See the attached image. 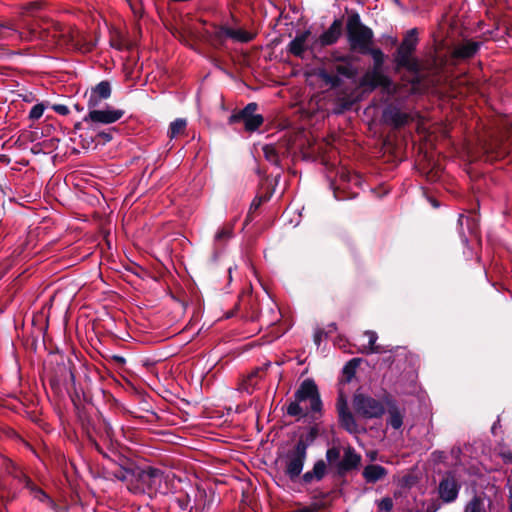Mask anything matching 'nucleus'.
<instances>
[{"label": "nucleus", "mask_w": 512, "mask_h": 512, "mask_svg": "<svg viewBox=\"0 0 512 512\" xmlns=\"http://www.w3.org/2000/svg\"><path fill=\"white\" fill-rule=\"evenodd\" d=\"M373 34H349L351 45L363 53L370 52L374 60V68L368 71L362 77L360 85L365 89L373 90L376 87H382L388 94L395 93V86L390 79L381 72V66L384 61V54L379 49L369 50Z\"/></svg>", "instance_id": "1"}, {"label": "nucleus", "mask_w": 512, "mask_h": 512, "mask_svg": "<svg viewBox=\"0 0 512 512\" xmlns=\"http://www.w3.org/2000/svg\"><path fill=\"white\" fill-rule=\"evenodd\" d=\"M321 409L322 401L317 385L312 379H305L296 390L294 400L287 406V414L302 418L318 413Z\"/></svg>", "instance_id": "2"}, {"label": "nucleus", "mask_w": 512, "mask_h": 512, "mask_svg": "<svg viewBox=\"0 0 512 512\" xmlns=\"http://www.w3.org/2000/svg\"><path fill=\"white\" fill-rule=\"evenodd\" d=\"M307 447V444L300 440L293 449L289 450L279 460L284 474L291 481H295L302 473L307 458Z\"/></svg>", "instance_id": "3"}, {"label": "nucleus", "mask_w": 512, "mask_h": 512, "mask_svg": "<svg viewBox=\"0 0 512 512\" xmlns=\"http://www.w3.org/2000/svg\"><path fill=\"white\" fill-rule=\"evenodd\" d=\"M353 408L358 415L368 419L379 418L385 412V405L381 401L364 394L354 395Z\"/></svg>", "instance_id": "4"}, {"label": "nucleus", "mask_w": 512, "mask_h": 512, "mask_svg": "<svg viewBox=\"0 0 512 512\" xmlns=\"http://www.w3.org/2000/svg\"><path fill=\"white\" fill-rule=\"evenodd\" d=\"M257 108L258 106L256 103H249L238 113L232 114L229 117V123L233 124L242 121L246 131H256L264 122L263 116L256 113Z\"/></svg>", "instance_id": "5"}, {"label": "nucleus", "mask_w": 512, "mask_h": 512, "mask_svg": "<svg viewBox=\"0 0 512 512\" xmlns=\"http://www.w3.org/2000/svg\"><path fill=\"white\" fill-rule=\"evenodd\" d=\"M164 480L163 472L156 468H147L138 473V481L141 484L140 490L148 493H156L161 489Z\"/></svg>", "instance_id": "6"}, {"label": "nucleus", "mask_w": 512, "mask_h": 512, "mask_svg": "<svg viewBox=\"0 0 512 512\" xmlns=\"http://www.w3.org/2000/svg\"><path fill=\"white\" fill-rule=\"evenodd\" d=\"M123 115L124 111L121 109L108 107L103 110H98L96 108H91L84 120L91 121L93 123L111 124L121 119Z\"/></svg>", "instance_id": "7"}, {"label": "nucleus", "mask_w": 512, "mask_h": 512, "mask_svg": "<svg viewBox=\"0 0 512 512\" xmlns=\"http://www.w3.org/2000/svg\"><path fill=\"white\" fill-rule=\"evenodd\" d=\"M60 41L67 44L71 49L87 53L92 50L96 40H88L84 34H60Z\"/></svg>", "instance_id": "8"}, {"label": "nucleus", "mask_w": 512, "mask_h": 512, "mask_svg": "<svg viewBox=\"0 0 512 512\" xmlns=\"http://www.w3.org/2000/svg\"><path fill=\"white\" fill-rule=\"evenodd\" d=\"M459 492V485L457 481L455 480L454 476L449 474L447 475L439 485V494L441 499L444 502H452L454 501Z\"/></svg>", "instance_id": "9"}, {"label": "nucleus", "mask_w": 512, "mask_h": 512, "mask_svg": "<svg viewBox=\"0 0 512 512\" xmlns=\"http://www.w3.org/2000/svg\"><path fill=\"white\" fill-rule=\"evenodd\" d=\"M383 119L387 124L394 127H401L412 120V116L409 113L402 112L397 107L389 106L383 112Z\"/></svg>", "instance_id": "10"}, {"label": "nucleus", "mask_w": 512, "mask_h": 512, "mask_svg": "<svg viewBox=\"0 0 512 512\" xmlns=\"http://www.w3.org/2000/svg\"><path fill=\"white\" fill-rule=\"evenodd\" d=\"M111 95V87L107 81H102L91 89L88 97V109L96 108L102 100H106Z\"/></svg>", "instance_id": "11"}, {"label": "nucleus", "mask_w": 512, "mask_h": 512, "mask_svg": "<svg viewBox=\"0 0 512 512\" xmlns=\"http://www.w3.org/2000/svg\"><path fill=\"white\" fill-rule=\"evenodd\" d=\"M361 463V455L358 454L352 447H347L344 450L342 460L338 464V472L345 474L346 472L358 468Z\"/></svg>", "instance_id": "12"}, {"label": "nucleus", "mask_w": 512, "mask_h": 512, "mask_svg": "<svg viewBox=\"0 0 512 512\" xmlns=\"http://www.w3.org/2000/svg\"><path fill=\"white\" fill-rule=\"evenodd\" d=\"M344 32H372V30L362 24L357 12L353 10H346Z\"/></svg>", "instance_id": "13"}, {"label": "nucleus", "mask_w": 512, "mask_h": 512, "mask_svg": "<svg viewBox=\"0 0 512 512\" xmlns=\"http://www.w3.org/2000/svg\"><path fill=\"white\" fill-rule=\"evenodd\" d=\"M327 466L323 460H318L312 470L307 471L302 476V481L305 484L312 483L313 481H320L326 474Z\"/></svg>", "instance_id": "14"}, {"label": "nucleus", "mask_w": 512, "mask_h": 512, "mask_svg": "<svg viewBox=\"0 0 512 512\" xmlns=\"http://www.w3.org/2000/svg\"><path fill=\"white\" fill-rule=\"evenodd\" d=\"M362 475L367 483H375L387 475V470L381 465L371 464L363 469Z\"/></svg>", "instance_id": "15"}, {"label": "nucleus", "mask_w": 512, "mask_h": 512, "mask_svg": "<svg viewBox=\"0 0 512 512\" xmlns=\"http://www.w3.org/2000/svg\"><path fill=\"white\" fill-rule=\"evenodd\" d=\"M409 41H403L397 51L396 61L399 66H404L409 69H416L417 64L411 57V53H407L406 48Z\"/></svg>", "instance_id": "16"}, {"label": "nucleus", "mask_w": 512, "mask_h": 512, "mask_svg": "<svg viewBox=\"0 0 512 512\" xmlns=\"http://www.w3.org/2000/svg\"><path fill=\"white\" fill-rule=\"evenodd\" d=\"M388 419L387 423L394 429H400L403 424V413L395 403L387 401Z\"/></svg>", "instance_id": "17"}, {"label": "nucleus", "mask_w": 512, "mask_h": 512, "mask_svg": "<svg viewBox=\"0 0 512 512\" xmlns=\"http://www.w3.org/2000/svg\"><path fill=\"white\" fill-rule=\"evenodd\" d=\"M265 368L261 367L251 372L247 378L241 383V389L247 393H252L258 384V380L262 378Z\"/></svg>", "instance_id": "18"}, {"label": "nucleus", "mask_w": 512, "mask_h": 512, "mask_svg": "<svg viewBox=\"0 0 512 512\" xmlns=\"http://www.w3.org/2000/svg\"><path fill=\"white\" fill-rule=\"evenodd\" d=\"M308 35L309 34H298L295 39L290 43V52L296 56H302V54L308 48Z\"/></svg>", "instance_id": "19"}, {"label": "nucleus", "mask_w": 512, "mask_h": 512, "mask_svg": "<svg viewBox=\"0 0 512 512\" xmlns=\"http://www.w3.org/2000/svg\"><path fill=\"white\" fill-rule=\"evenodd\" d=\"M479 49V43L477 42H465L459 45L454 52V55L458 58H470Z\"/></svg>", "instance_id": "20"}, {"label": "nucleus", "mask_w": 512, "mask_h": 512, "mask_svg": "<svg viewBox=\"0 0 512 512\" xmlns=\"http://www.w3.org/2000/svg\"><path fill=\"white\" fill-rule=\"evenodd\" d=\"M187 121L183 118H178L170 123L168 129V136L170 139L176 138L185 132Z\"/></svg>", "instance_id": "21"}, {"label": "nucleus", "mask_w": 512, "mask_h": 512, "mask_svg": "<svg viewBox=\"0 0 512 512\" xmlns=\"http://www.w3.org/2000/svg\"><path fill=\"white\" fill-rule=\"evenodd\" d=\"M365 336L368 337V345L363 346L359 351L364 354L381 353L380 347L375 345V343L378 339L376 332L366 331Z\"/></svg>", "instance_id": "22"}, {"label": "nucleus", "mask_w": 512, "mask_h": 512, "mask_svg": "<svg viewBox=\"0 0 512 512\" xmlns=\"http://www.w3.org/2000/svg\"><path fill=\"white\" fill-rule=\"evenodd\" d=\"M339 421L341 426L349 433H356L358 431V425L351 412L339 415Z\"/></svg>", "instance_id": "23"}, {"label": "nucleus", "mask_w": 512, "mask_h": 512, "mask_svg": "<svg viewBox=\"0 0 512 512\" xmlns=\"http://www.w3.org/2000/svg\"><path fill=\"white\" fill-rule=\"evenodd\" d=\"M231 237H232V226L226 225L217 231V233L215 234V241L222 243V242H226Z\"/></svg>", "instance_id": "24"}, {"label": "nucleus", "mask_w": 512, "mask_h": 512, "mask_svg": "<svg viewBox=\"0 0 512 512\" xmlns=\"http://www.w3.org/2000/svg\"><path fill=\"white\" fill-rule=\"evenodd\" d=\"M110 45L118 50L130 48L131 44L121 37V34H115L110 40Z\"/></svg>", "instance_id": "25"}, {"label": "nucleus", "mask_w": 512, "mask_h": 512, "mask_svg": "<svg viewBox=\"0 0 512 512\" xmlns=\"http://www.w3.org/2000/svg\"><path fill=\"white\" fill-rule=\"evenodd\" d=\"M23 481L26 487L29 488L34 493V496L38 498L40 501L49 500L48 496L42 490L35 488L33 486L29 478L23 476Z\"/></svg>", "instance_id": "26"}, {"label": "nucleus", "mask_w": 512, "mask_h": 512, "mask_svg": "<svg viewBox=\"0 0 512 512\" xmlns=\"http://www.w3.org/2000/svg\"><path fill=\"white\" fill-rule=\"evenodd\" d=\"M360 360L357 358L351 359L343 368V373L347 375L348 378H351L354 373L355 369L358 366Z\"/></svg>", "instance_id": "27"}, {"label": "nucleus", "mask_w": 512, "mask_h": 512, "mask_svg": "<svg viewBox=\"0 0 512 512\" xmlns=\"http://www.w3.org/2000/svg\"><path fill=\"white\" fill-rule=\"evenodd\" d=\"M464 512H482L481 500L474 497L465 507Z\"/></svg>", "instance_id": "28"}, {"label": "nucleus", "mask_w": 512, "mask_h": 512, "mask_svg": "<svg viewBox=\"0 0 512 512\" xmlns=\"http://www.w3.org/2000/svg\"><path fill=\"white\" fill-rule=\"evenodd\" d=\"M45 111V106L43 104H36L32 107L29 113V118L32 120H38L42 117Z\"/></svg>", "instance_id": "29"}, {"label": "nucleus", "mask_w": 512, "mask_h": 512, "mask_svg": "<svg viewBox=\"0 0 512 512\" xmlns=\"http://www.w3.org/2000/svg\"><path fill=\"white\" fill-rule=\"evenodd\" d=\"M345 24V17L335 19L328 30L325 32H343L342 28Z\"/></svg>", "instance_id": "30"}, {"label": "nucleus", "mask_w": 512, "mask_h": 512, "mask_svg": "<svg viewBox=\"0 0 512 512\" xmlns=\"http://www.w3.org/2000/svg\"><path fill=\"white\" fill-rule=\"evenodd\" d=\"M135 15L142 14L143 7L141 0H126Z\"/></svg>", "instance_id": "31"}, {"label": "nucleus", "mask_w": 512, "mask_h": 512, "mask_svg": "<svg viewBox=\"0 0 512 512\" xmlns=\"http://www.w3.org/2000/svg\"><path fill=\"white\" fill-rule=\"evenodd\" d=\"M225 36L227 37H230L236 41H240V42H248V41H251L253 39V36L255 34H242V33H239V34H224Z\"/></svg>", "instance_id": "32"}, {"label": "nucleus", "mask_w": 512, "mask_h": 512, "mask_svg": "<svg viewBox=\"0 0 512 512\" xmlns=\"http://www.w3.org/2000/svg\"><path fill=\"white\" fill-rule=\"evenodd\" d=\"M337 411H338V415H342L344 413L350 412L348 409V406H347V401L342 395L339 396L338 401H337Z\"/></svg>", "instance_id": "33"}, {"label": "nucleus", "mask_w": 512, "mask_h": 512, "mask_svg": "<svg viewBox=\"0 0 512 512\" xmlns=\"http://www.w3.org/2000/svg\"><path fill=\"white\" fill-rule=\"evenodd\" d=\"M378 507L382 511L389 512L393 508V501L391 498L385 497L379 502Z\"/></svg>", "instance_id": "34"}, {"label": "nucleus", "mask_w": 512, "mask_h": 512, "mask_svg": "<svg viewBox=\"0 0 512 512\" xmlns=\"http://www.w3.org/2000/svg\"><path fill=\"white\" fill-rule=\"evenodd\" d=\"M339 457H340V451L338 448L333 447V448L328 449L326 452V458L330 463L338 460Z\"/></svg>", "instance_id": "35"}, {"label": "nucleus", "mask_w": 512, "mask_h": 512, "mask_svg": "<svg viewBox=\"0 0 512 512\" xmlns=\"http://www.w3.org/2000/svg\"><path fill=\"white\" fill-rule=\"evenodd\" d=\"M341 178L344 181H348V182L353 181L355 184H358L360 182V177L356 174H351L350 172H342Z\"/></svg>", "instance_id": "36"}, {"label": "nucleus", "mask_w": 512, "mask_h": 512, "mask_svg": "<svg viewBox=\"0 0 512 512\" xmlns=\"http://www.w3.org/2000/svg\"><path fill=\"white\" fill-rule=\"evenodd\" d=\"M53 110L60 115H67L69 113V109L66 105L57 104L53 105Z\"/></svg>", "instance_id": "37"}, {"label": "nucleus", "mask_w": 512, "mask_h": 512, "mask_svg": "<svg viewBox=\"0 0 512 512\" xmlns=\"http://www.w3.org/2000/svg\"><path fill=\"white\" fill-rule=\"evenodd\" d=\"M500 456L505 463L512 464V450H503L500 452Z\"/></svg>", "instance_id": "38"}, {"label": "nucleus", "mask_w": 512, "mask_h": 512, "mask_svg": "<svg viewBox=\"0 0 512 512\" xmlns=\"http://www.w3.org/2000/svg\"><path fill=\"white\" fill-rule=\"evenodd\" d=\"M414 34H409V37H407L404 41H409V43L407 44V48H406V51L407 53H412V50L414 49V46H415V39H414Z\"/></svg>", "instance_id": "39"}, {"label": "nucleus", "mask_w": 512, "mask_h": 512, "mask_svg": "<svg viewBox=\"0 0 512 512\" xmlns=\"http://www.w3.org/2000/svg\"><path fill=\"white\" fill-rule=\"evenodd\" d=\"M507 486H508V490H509V496H508L509 512H512V479L508 480Z\"/></svg>", "instance_id": "40"}, {"label": "nucleus", "mask_w": 512, "mask_h": 512, "mask_svg": "<svg viewBox=\"0 0 512 512\" xmlns=\"http://www.w3.org/2000/svg\"><path fill=\"white\" fill-rule=\"evenodd\" d=\"M28 32L34 33V32H49L48 27H35L33 25H30L28 28Z\"/></svg>", "instance_id": "41"}, {"label": "nucleus", "mask_w": 512, "mask_h": 512, "mask_svg": "<svg viewBox=\"0 0 512 512\" xmlns=\"http://www.w3.org/2000/svg\"><path fill=\"white\" fill-rule=\"evenodd\" d=\"M98 137L101 138L104 142H109L112 139V135L108 132H101L98 134Z\"/></svg>", "instance_id": "42"}, {"label": "nucleus", "mask_w": 512, "mask_h": 512, "mask_svg": "<svg viewBox=\"0 0 512 512\" xmlns=\"http://www.w3.org/2000/svg\"><path fill=\"white\" fill-rule=\"evenodd\" d=\"M335 34H323L324 38H323V42L325 43H331L333 41H335V37H334Z\"/></svg>", "instance_id": "43"}, {"label": "nucleus", "mask_w": 512, "mask_h": 512, "mask_svg": "<svg viewBox=\"0 0 512 512\" xmlns=\"http://www.w3.org/2000/svg\"><path fill=\"white\" fill-rule=\"evenodd\" d=\"M220 32H227V33H230V32H247L246 30H243V29H232V28H223L221 29Z\"/></svg>", "instance_id": "44"}, {"label": "nucleus", "mask_w": 512, "mask_h": 512, "mask_svg": "<svg viewBox=\"0 0 512 512\" xmlns=\"http://www.w3.org/2000/svg\"><path fill=\"white\" fill-rule=\"evenodd\" d=\"M293 512H312V509L309 507H303V508L297 509Z\"/></svg>", "instance_id": "45"}, {"label": "nucleus", "mask_w": 512, "mask_h": 512, "mask_svg": "<svg viewBox=\"0 0 512 512\" xmlns=\"http://www.w3.org/2000/svg\"><path fill=\"white\" fill-rule=\"evenodd\" d=\"M114 359L120 363H124L125 362V359L121 356H114Z\"/></svg>", "instance_id": "46"}, {"label": "nucleus", "mask_w": 512, "mask_h": 512, "mask_svg": "<svg viewBox=\"0 0 512 512\" xmlns=\"http://www.w3.org/2000/svg\"><path fill=\"white\" fill-rule=\"evenodd\" d=\"M0 29H11V27H9L8 25H6L3 22H0Z\"/></svg>", "instance_id": "47"}, {"label": "nucleus", "mask_w": 512, "mask_h": 512, "mask_svg": "<svg viewBox=\"0 0 512 512\" xmlns=\"http://www.w3.org/2000/svg\"><path fill=\"white\" fill-rule=\"evenodd\" d=\"M431 203H432V205H433L434 207H438V206H439V205H438V203H437L435 200H431Z\"/></svg>", "instance_id": "48"}, {"label": "nucleus", "mask_w": 512, "mask_h": 512, "mask_svg": "<svg viewBox=\"0 0 512 512\" xmlns=\"http://www.w3.org/2000/svg\"><path fill=\"white\" fill-rule=\"evenodd\" d=\"M407 32L414 33V32H418V30H417V28H412V29L408 30Z\"/></svg>", "instance_id": "49"}, {"label": "nucleus", "mask_w": 512, "mask_h": 512, "mask_svg": "<svg viewBox=\"0 0 512 512\" xmlns=\"http://www.w3.org/2000/svg\"><path fill=\"white\" fill-rule=\"evenodd\" d=\"M323 77H324L327 81L332 82V81H331V79L327 76V74H324V75H323Z\"/></svg>", "instance_id": "50"}, {"label": "nucleus", "mask_w": 512, "mask_h": 512, "mask_svg": "<svg viewBox=\"0 0 512 512\" xmlns=\"http://www.w3.org/2000/svg\"><path fill=\"white\" fill-rule=\"evenodd\" d=\"M498 3L506 2V0H496Z\"/></svg>", "instance_id": "51"}, {"label": "nucleus", "mask_w": 512, "mask_h": 512, "mask_svg": "<svg viewBox=\"0 0 512 512\" xmlns=\"http://www.w3.org/2000/svg\"><path fill=\"white\" fill-rule=\"evenodd\" d=\"M264 151H265V153L267 154V153H268V147H265V148H264Z\"/></svg>", "instance_id": "52"}, {"label": "nucleus", "mask_w": 512, "mask_h": 512, "mask_svg": "<svg viewBox=\"0 0 512 512\" xmlns=\"http://www.w3.org/2000/svg\"><path fill=\"white\" fill-rule=\"evenodd\" d=\"M462 219H463V216L461 215V216L459 217V222H461V221H462Z\"/></svg>", "instance_id": "53"}]
</instances>
